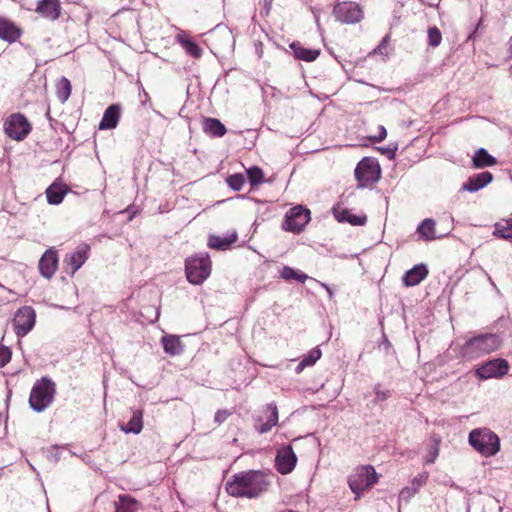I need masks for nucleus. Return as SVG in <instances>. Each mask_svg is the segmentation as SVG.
<instances>
[{"label": "nucleus", "mask_w": 512, "mask_h": 512, "mask_svg": "<svg viewBox=\"0 0 512 512\" xmlns=\"http://www.w3.org/2000/svg\"><path fill=\"white\" fill-rule=\"evenodd\" d=\"M272 474L262 470H248L234 474L225 484L228 495L236 498H258L271 486Z\"/></svg>", "instance_id": "1"}, {"label": "nucleus", "mask_w": 512, "mask_h": 512, "mask_svg": "<svg viewBox=\"0 0 512 512\" xmlns=\"http://www.w3.org/2000/svg\"><path fill=\"white\" fill-rule=\"evenodd\" d=\"M501 342L495 334H482L472 337L460 348L463 358L472 360L489 354L499 348Z\"/></svg>", "instance_id": "2"}, {"label": "nucleus", "mask_w": 512, "mask_h": 512, "mask_svg": "<svg viewBox=\"0 0 512 512\" xmlns=\"http://www.w3.org/2000/svg\"><path fill=\"white\" fill-rule=\"evenodd\" d=\"M469 444L482 456L491 457L500 450V439L488 428H477L469 433Z\"/></svg>", "instance_id": "3"}, {"label": "nucleus", "mask_w": 512, "mask_h": 512, "mask_svg": "<svg viewBox=\"0 0 512 512\" xmlns=\"http://www.w3.org/2000/svg\"><path fill=\"white\" fill-rule=\"evenodd\" d=\"M55 384L47 377L37 380L29 396L30 407L36 412H42L53 401Z\"/></svg>", "instance_id": "4"}, {"label": "nucleus", "mask_w": 512, "mask_h": 512, "mask_svg": "<svg viewBox=\"0 0 512 512\" xmlns=\"http://www.w3.org/2000/svg\"><path fill=\"white\" fill-rule=\"evenodd\" d=\"M378 482V474L371 465L358 466L348 477V485L359 500L362 493Z\"/></svg>", "instance_id": "5"}, {"label": "nucleus", "mask_w": 512, "mask_h": 512, "mask_svg": "<svg viewBox=\"0 0 512 512\" xmlns=\"http://www.w3.org/2000/svg\"><path fill=\"white\" fill-rule=\"evenodd\" d=\"M185 271L187 280L195 285L203 283L211 273V260L208 255L193 256L186 260Z\"/></svg>", "instance_id": "6"}, {"label": "nucleus", "mask_w": 512, "mask_h": 512, "mask_svg": "<svg viewBox=\"0 0 512 512\" xmlns=\"http://www.w3.org/2000/svg\"><path fill=\"white\" fill-rule=\"evenodd\" d=\"M358 187L364 188L376 183L381 177V168L377 160L364 157L355 168Z\"/></svg>", "instance_id": "7"}, {"label": "nucleus", "mask_w": 512, "mask_h": 512, "mask_svg": "<svg viewBox=\"0 0 512 512\" xmlns=\"http://www.w3.org/2000/svg\"><path fill=\"white\" fill-rule=\"evenodd\" d=\"M311 220V212L309 209L297 205L290 208L284 217L282 228L285 231L298 234L303 231L304 227Z\"/></svg>", "instance_id": "8"}, {"label": "nucleus", "mask_w": 512, "mask_h": 512, "mask_svg": "<svg viewBox=\"0 0 512 512\" xmlns=\"http://www.w3.org/2000/svg\"><path fill=\"white\" fill-rule=\"evenodd\" d=\"M31 124L21 113L11 114L4 122V132L13 140H24L31 132Z\"/></svg>", "instance_id": "9"}, {"label": "nucleus", "mask_w": 512, "mask_h": 512, "mask_svg": "<svg viewBox=\"0 0 512 512\" xmlns=\"http://www.w3.org/2000/svg\"><path fill=\"white\" fill-rule=\"evenodd\" d=\"M333 14L337 21L345 24L358 23L364 17L362 8L355 2L338 3L333 9Z\"/></svg>", "instance_id": "10"}, {"label": "nucleus", "mask_w": 512, "mask_h": 512, "mask_svg": "<svg viewBox=\"0 0 512 512\" xmlns=\"http://www.w3.org/2000/svg\"><path fill=\"white\" fill-rule=\"evenodd\" d=\"M36 313L30 306L19 308L13 319V328L18 337L27 335L35 325Z\"/></svg>", "instance_id": "11"}, {"label": "nucleus", "mask_w": 512, "mask_h": 512, "mask_svg": "<svg viewBox=\"0 0 512 512\" xmlns=\"http://www.w3.org/2000/svg\"><path fill=\"white\" fill-rule=\"evenodd\" d=\"M509 363L505 359L497 358L489 360L476 369V376L486 380L489 378H501L509 371Z\"/></svg>", "instance_id": "12"}, {"label": "nucleus", "mask_w": 512, "mask_h": 512, "mask_svg": "<svg viewBox=\"0 0 512 512\" xmlns=\"http://www.w3.org/2000/svg\"><path fill=\"white\" fill-rule=\"evenodd\" d=\"M297 460V456L294 453L292 446H283L277 450L275 468L282 475L289 474L294 470Z\"/></svg>", "instance_id": "13"}, {"label": "nucleus", "mask_w": 512, "mask_h": 512, "mask_svg": "<svg viewBox=\"0 0 512 512\" xmlns=\"http://www.w3.org/2000/svg\"><path fill=\"white\" fill-rule=\"evenodd\" d=\"M60 0H39L35 12L49 21H56L61 16Z\"/></svg>", "instance_id": "14"}, {"label": "nucleus", "mask_w": 512, "mask_h": 512, "mask_svg": "<svg viewBox=\"0 0 512 512\" xmlns=\"http://www.w3.org/2000/svg\"><path fill=\"white\" fill-rule=\"evenodd\" d=\"M23 34V29L18 26L11 19L0 16V39L8 42L14 43L18 41Z\"/></svg>", "instance_id": "15"}, {"label": "nucleus", "mask_w": 512, "mask_h": 512, "mask_svg": "<svg viewBox=\"0 0 512 512\" xmlns=\"http://www.w3.org/2000/svg\"><path fill=\"white\" fill-rule=\"evenodd\" d=\"M58 255L53 249H48L39 261V270L43 277L50 279L57 271Z\"/></svg>", "instance_id": "16"}, {"label": "nucleus", "mask_w": 512, "mask_h": 512, "mask_svg": "<svg viewBox=\"0 0 512 512\" xmlns=\"http://www.w3.org/2000/svg\"><path fill=\"white\" fill-rule=\"evenodd\" d=\"M332 212L335 219L340 223L347 222L352 226H364L367 222V216L365 214L355 215L351 210L344 208L341 205L333 207Z\"/></svg>", "instance_id": "17"}, {"label": "nucleus", "mask_w": 512, "mask_h": 512, "mask_svg": "<svg viewBox=\"0 0 512 512\" xmlns=\"http://www.w3.org/2000/svg\"><path fill=\"white\" fill-rule=\"evenodd\" d=\"M492 173L484 171L475 175L470 176L465 183L462 185V190L468 192H476L493 181Z\"/></svg>", "instance_id": "18"}, {"label": "nucleus", "mask_w": 512, "mask_h": 512, "mask_svg": "<svg viewBox=\"0 0 512 512\" xmlns=\"http://www.w3.org/2000/svg\"><path fill=\"white\" fill-rule=\"evenodd\" d=\"M90 247L88 245H82L78 249L66 256L65 262L70 268L71 273L74 274L82 265L87 261L89 257Z\"/></svg>", "instance_id": "19"}, {"label": "nucleus", "mask_w": 512, "mask_h": 512, "mask_svg": "<svg viewBox=\"0 0 512 512\" xmlns=\"http://www.w3.org/2000/svg\"><path fill=\"white\" fill-rule=\"evenodd\" d=\"M121 114V107L119 104L110 105L104 112L103 117L99 123L100 130L114 129L117 127Z\"/></svg>", "instance_id": "20"}, {"label": "nucleus", "mask_w": 512, "mask_h": 512, "mask_svg": "<svg viewBox=\"0 0 512 512\" xmlns=\"http://www.w3.org/2000/svg\"><path fill=\"white\" fill-rule=\"evenodd\" d=\"M428 275V269L424 264L415 265L412 269L408 270L403 278V284L407 287L418 285Z\"/></svg>", "instance_id": "21"}, {"label": "nucleus", "mask_w": 512, "mask_h": 512, "mask_svg": "<svg viewBox=\"0 0 512 512\" xmlns=\"http://www.w3.org/2000/svg\"><path fill=\"white\" fill-rule=\"evenodd\" d=\"M497 159L490 155L484 148H479L475 151L472 157V167L474 169H482L485 167L495 166Z\"/></svg>", "instance_id": "22"}, {"label": "nucleus", "mask_w": 512, "mask_h": 512, "mask_svg": "<svg viewBox=\"0 0 512 512\" xmlns=\"http://www.w3.org/2000/svg\"><path fill=\"white\" fill-rule=\"evenodd\" d=\"M264 412L266 414V422L260 424L257 427V430L260 434L267 433L278 422V409H277L276 404H274V403L268 404L266 406Z\"/></svg>", "instance_id": "23"}, {"label": "nucleus", "mask_w": 512, "mask_h": 512, "mask_svg": "<svg viewBox=\"0 0 512 512\" xmlns=\"http://www.w3.org/2000/svg\"><path fill=\"white\" fill-rule=\"evenodd\" d=\"M238 237L236 233H232L231 235L220 237L217 235H210L208 237L207 246L211 249L215 250H226L233 243L237 241Z\"/></svg>", "instance_id": "24"}, {"label": "nucleus", "mask_w": 512, "mask_h": 512, "mask_svg": "<svg viewBox=\"0 0 512 512\" xmlns=\"http://www.w3.org/2000/svg\"><path fill=\"white\" fill-rule=\"evenodd\" d=\"M161 342L163 344L164 351L171 356L180 355L184 350V345L179 336H163Z\"/></svg>", "instance_id": "25"}, {"label": "nucleus", "mask_w": 512, "mask_h": 512, "mask_svg": "<svg viewBox=\"0 0 512 512\" xmlns=\"http://www.w3.org/2000/svg\"><path fill=\"white\" fill-rule=\"evenodd\" d=\"M203 130L213 137H222L226 134V127L216 118H204Z\"/></svg>", "instance_id": "26"}, {"label": "nucleus", "mask_w": 512, "mask_h": 512, "mask_svg": "<svg viewBox=\"0 0 512 512\" xmlns=\"http://www.w3.org/2000/svg\"><path fill=\"white\" fill-rule=\"evenodd\" d=\"M67 193V187L62 184L53 183L46 189V197L49 204H60Z\"/></svg>", "instance_id": "27"}, {"label": "nucleus", "mask_w": 512, "mask_h": 512, "mask_svg": "<svg viewBox=\"0 0 512 512\" xmlns=\"http://www.w3.org/2000/svg\"><path fill=\"white\" fill-rule=\"evenodd\" d=\"M290 47L293 50L295 58L306 62L314 61L320 55V50L306 48L299 43H292Z\"/></svg>", "instance_id": "28"}, {"label": "nucleus", "mask_w": 512, "mask_h": 512, "mask_svg": "<svg viewBox=\"0 0 512 512\" xmlns=\"http://www.w3.org/2000/svg\"><path fill=\"white\" fill-rule=\"evenodd\" d=\"M121 429L125 433L139 434L143 429V411L133 410L130 420L126 426H122Z\"/></svg>", "instance_id": "29"}, {"label": "nucleus", "mask_w": 512, "mask_h": 512, "mask_svg": "<svg viewBox=\"0 0 512 512\" xmlns=\"http://www.w3.org/2000/svg\"><path fill=\"white\" fill-rule=\"evenodd\" d=\"M493 235L501 239L512 241V218L497 222Z\"/></svg>", "instance_id": "30"}, {"label": "nucleus", "mask_w": 512, "mask_h": 512, "mask_svg": "<svg viewBox=\"0 0 512 512\" xmlns=\"http://www.w3.org/2000/svg\"><path fill=\"white\" fill-rule=\"evenodd\" d=\"M72 91V85L69 79L61 77L56 83V95L61 103H65Z\"/></svg>", "instance_id": "31"}, {"label": "nucleus", "mask_w": 512, "mask_h": 512, "mask_svg": "<svg viewBox=\"0 0 512 512\" xmlns=\"http://www.w3.org/2000/svg\"><path fill=\"white\" fill-rule=\"evenodd\" d=\"M178 41L185 49L186 53L194 58H200L202 55V49L200 46L192 41L191 39L183 36H178Z\"/></svg>", "instance_id": "32"}, {"label": "nucleus", "mask_w": 512, "mask_h": 512, "mask_svg": "<svg viewBox=\"0 0 512 512\" xmlns=\"http://www.w3.org/2000/svg\"><path fill=\"white\" fill-rule=\"evenodd\" d=\"M418 233L428 241L434 240L435 235V222L432 219H425L417 228Z\"/></svg>", "instance_id": "33"}, {"label": "nucleus", "mask_w": 512, "mask_h": 512, "mask_svg": "<svg viewBox=\"0 0 512 512\" xmlns=\"http://www.w3.org/2000/svg\"><path fill=\"white\" fill-rule=\"evenodd\" d=\"M247 176L252 187H256L264 181V173L258 166L247 169Z\"/></svg>", "instance_id": "34"}, {"label": "nucleus", "mask_w": 512, "mask_h": 512, "mask_svg": "<svg viewBox=\"0 0 512 512\" xmlns=\"http://www.w3.org/2000/svg\"><path fill=\"white\" fill-rule=\"evenodd\" d=\"M320 357L321 351L319 349L311 350L298 364L296 371L301 372L305 367L313 365Z\"/></svg>", "instance_id": "35"}, {"label": "nucleus", "mask_w": 512, "mask_h": 512, "mask_svg": "<svg viewBox=\"0 0 512 512\" xmlns=\"http://www.w3.org/2000/svg\"><path fill=\"white\" fill-rule=\"evenodd\" d=\"M227 185L234 191H240L245 184V177L242 173H235L226 179Z\"/></svg>", "instance_id": "36"}, {"label": "nucleus", "mask_w": 512, "mask_h": 512, "mask_svg": "<svg viewBox=\"0 0 512 512\" xmlns=\"http://www.w3.org/2000/svg\"><path fill=\"white\" fill-rule=\"evenodd\" d=\"M281 277L286 280L295 279L301 283H304L308 278V276L306 274H304V273L299 274L293 268L288 267V266L283 267V269L281 271Z\"/></svg>", "instance_id": "37"}, {"label": "nucleus", "mask_w": 512, "mask_h": 512, "mask_svg": "<svg viewBox=\"0 0 512 512\" xmlns=\"http://www.w3.org/2000/svg\"><path fill=\"white\" fill-rule=\"evenodd\" d=\"M119 502L122 505V509L119 512H135L137 501L129 495H120L118 497Z\"/></svg>", "instance_id": "38"}, {"label": "nucleus", "mask_w": 512, "mask_h": 512, "mask_svg": "<svg viewBox=\"0 0 512 512\" xmlns=\"http://www.w3.org/2000/svg\"><path fill=\"white\" fill-rule=\"evenodd\" d=\"M428 44L432 47H437L442 41L441 31L436 27H430L428 29Z\"/></svg>", "instance_id": "39"}, {"label": "nucleus", "mask_w": 512, "mask_h": 512, "mask_svg": "<svg viewBox=\"0 0 512 512\" xmlns=\"http://www.w3.org/2000/svg\"><path fill=\"white\" fill-rule=\"evenodd\" d=\"M11 360V351L6 346H0V368L4 367Z\"/></svg>", "instance_id": "40"}, {"label": "nucleus", "mask_w": 512, "mask_h": 512, "mask_svg": "<svg viewBox=\"0 0 512 512\" xmlns=\"http://www.w3.org/2000/svg\"><path fill=\"white\" fill-rule=\"evenodd\" d=\"M231 415V411L227 409H220L215 413L214 421L220 425L224 423Z\"/></svg>", "instance_id": "41"}, {"label": "nucleus", "mask_w": 512, "mask_h": 512, "mask_svg": "<svg viewBox=\"0 0 512 512\" xmlns=\"http://www.w3.org/2000/svg\"><path fill=\"white\" fill-rule=\"evenodd\" d=\"M374 392L377 401H384L390 397V391L382 389L381 385H377L374 388Z\"/></svg>", "instance_id": "42"}, {"label": "nucleus", "mask_w": 512, "mask_h": 512, "mask_svg": "<svg viewBox=\"0 0 512 512\" xmlns=\"http://www.w3.org/2000/svg\"><path fill=\"white\" fill-rule=\"evenodd\" d=\"M387 136V132L384 126L378 127V134L371 137V140L376 143L382 142Z\"/></svg>", "instance_id": "43"}, {"label": "nucleus", "mask_w": 512, "mask_h": 512, "mask_svg": "<svg viewBox=\"0 0 512 512\" xmlns=\"http://www.w3.org/2000/svg\"><path fill=\"white\" fill-rule=\"evenodd\" d=\"M425 480L422 479V477L420 478H415L413 480V485L416 487V488H419L420 486H422L424 484Z\"/></svg>", "instance_id": "44"}, {"label": "nucleus", "mask_w": 512, "mask_h": 512, "mask_svg": "<svg viewBox=\"0 0 512 512\" xmlns=\"http://www.w3.org/2000/svg\"><path fill=\"white\" fill-rule=\"evenodd\" d=\"M388 40H389V36H388V35H386V36L383 38V40H382L381 44L379 45V48H381L382 46H384V45L388 42Z\"/></svg>", "instance_id": "45"}, {"label": "nucleus", "mask_w": 512, "mask_h": 512, "mask_svg": "<svg viewBox=\"0 0 512 512\" xmlns=\"http://www.w3.org/2000/svg\"><path fill=\"white\" fill-rule=\"evenodd\" d=\"M406 494H410V489L409 488H404L402 491H401V496H405Z\"/></svg>", "instance_id": "46"}]
</instances>
